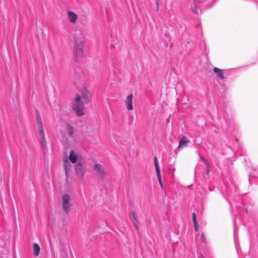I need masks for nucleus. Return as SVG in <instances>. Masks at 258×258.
<instances>
[{"label": "nucleus", "mask_w": 258, "mask_h": 258, "mask_svg": "<svg viewBox=\"0 0 258 258\" xmlns=\"http://www.w3.org/2000/svg\"><path fill=\"white\" fill-rule=\"evenodd\" d=\"M81 97L83 102L85 104H88L91 102V94L90 92L85 87L82 90Z\"/></svg>", "instance_id": "nucleus-6"}, {"label": "nucleus", "mask_w": 258, "mask_h": 258, "mask_svg": "<svg viewBox=\"0 0 258 258\" xmlns=\"http://www.w3.org/2000/svg\"><path fill=\"white\" fill-rule=\"evenodd\" d=\"M76 173L80 179H82L85 173V169L82 164L79 162L75 166Z\"/></svg>", "instance_id": "nucleus-7"}, {"label": "nucleus", "mask_w": 258, "mask_h": 258, "mask_svg": "<svg viewBox=\"0 0 258 258\" xmlns=\"http://www.w3.org/2000/svg\"><path fill=\"white\" fill-rule=\"evenodd\" d=\"M194 227H195V231H198V229H199L198 223V222L197 223H194Z\"/></svg>", "instance_id": "nucleus-24"}, {"label": "nucleus", "mask_w": 258, "mask_h": 258, "mask_svg": "<svg viewBox=\"0 0 258 258\" xmlns=\"http://www.w3.org/2000/svg\"><path fill=\"white\" fill-rule=\"evenodd\" d=\"M206 174L208 175L210 172V165L209 163H207L206 165Z\"/></svg>", "instance_id": "nucleus-20"}, {"label": "nucleus", "mask_w": 258, "mask_h": 258, "mask_svg": "<svg viewBox=\"0 0 258 258\" xmlns=\"http://www.w3.org/2000/svg\"><path fill=\"white\" fill-rule=\"evenodd\" d=\"M131 218L132 219V222L135 225L136 228L137 229H139V220L138 219V216L136 215L135 212H132L131 215Z\"/></svg>", "instance_id": "nucleus-12"}, {"label": "nucleus", "mask_w": 258, "mask_h": 258, "mask_svg": "<svg viewBox=\"0 0 258 258\" xmlns=\"http://www.w3.org/2000/svg\"><path fill=\"white\" fill-rule=\"evenodd\" d=\"M66 130L68 136L70 137H72L74 134V127H73V126H72L69 123H67Z\"/></svg>", "instance_id": "nucleus-14"}, {"label": "nucleus", "mask_w": 258, "mask_h": 258, "mask_svg": "<svg viewBox=\"0 0 258 258\" xmlns=\"http://www.w3.org/2000/svg\"><path fill=\"white\" fill-rule=\"evenodd\" d=\"M35 115L37 122L39 134L38 141L39 143L41 151L44 154H45L47 152V142L45 138L40 116L37 110H35Z\"/></svg>", "instance_id": "nucleus-1"}, {"label": "nucleus", "mask_w": 258, "mask_h": 258, "mask_svg": "<svg viewBox=\"0 0 258 258\" xmlns=\"http://www.w3.org/2000/svg\"><path fill=\"white\" fill-rule=\"evenodd\" d=\"M202 258H204V257H202Z\"/></svg>", "instance_id": "nucleus-30"}, {"label": "nucleus", "mask_w": 258, "mask_h": 258, "mask_svg": "<svg viewBox=\"0 0 258 258\" xmlns=\"http://www.w3.org/2000/svg\"><path fill=\"white\" fill-rule=\"evenodd\" d=\"M69 159L72 163H76L78 160V155L73 150L70 153Z\"/></svg>", "instance_id": "nucleus-13"}, {"label": "nucleus", "mask_w": 258, "mask_h": 258, "mask_svg": "<svg viewBox=\"0 0 258 258\" xmlns=\"http://www.w3.org/2000/svg\"><path fill=\"white\" fill-rule=\"evenodd\" d=\"M192 11L195 14L197 15L199 14V8L196 5H195L194 7L192 9Z\"/></svg>", "instance_id": "nucleus-19"}, {"label": "nucleus", "mask_w": 258, "mask_h": 258, "mask_svg": "<svg viewBox=\"0 0 258 258\" xmlns=\"http://www.w3.org/2000/svg\"><path fill=\"white\" fill-rule=\"evenodd\" d=\"M63 166L65 171V175L66 177V181H68L70 176L71 175V168L72 165L69 161V159L67 157L66 158L63 160Z\"/></svg>", "instance_id": "nucleus-5"}, {"label": "nucleus", "mask_w": 258, "mask_h": 258, "mask_svg": "<svg viewBox=\"0 0 258 258\" xmlns=\"http://www.w3.org/2000/svg\"><path fill=\"white\" fill-rule=\"evenodd\" d=\"M68 17L70 22L73 24L75 23L78 19L77 15L72 11L68 12Z\"/></svg>", "instance_id": "nucleus-10"}, {"label": "nucleus", "mask_w": 258, "mask_h": 258, "mask_svg": "<svg viewBox=\"0 0 258 258\" xmlns=\"http://www.w3.org/2000/svg\"><path fill=\"white\" fill-rule=\"evenodd\" d=\"M133 98V94H130L126 97V98L125 100V103L126 106V108L128 110H132L134 109Z\"/></svg>", "instance_id": "nucleus-8"}, {"label": "nucleus", "mask_w": 258, "mask_h": 258, "mask_svg": "<svg viewBox=\"0 0 258 258\" xmlns=\"http://www.w3.org/2000/svg\"><path fill=\"white\" fill-rule=\"evenodd\" d=\"M201 240L203 242H206V238L204 233H202L201 235Z\"/></svg>", "instance_id": "nucleus-23"}, {"label": "nucleus", "mask_w": 258, "mask_h": 258, "mask_svg": "<svg viewBox=\"0 0 258 258\" xmlns=\"http://www.w3.org/2000/svg\"><path fill=\"white\" fill-rule=\"evenodd\" d=\"M235 230H234V234H235Z\"/></svg>", "instance_id": "nucleus-29"}, {"label": "nucleus", "mask_w": 258, "mask_h": 258, "mask_svg": "<svg viewBox=\"0 0 258 258\" xmlns=\"http://www.w3.org/2000/svg\"><path fill=\"white\" fill-rule=\"evenodd\" d=\"M188 142L189 141L187 140L186 137H182L179 141L178 148L180 149L183 147L186 146Z\"/></svg>", "instance_id": "nucleus-15"}, {"label": "nucleus", "mask_w": 258, "mask_h": 258, "mask_svg": "<svg viewBox=\"0 0 258 258\" xmlns=\"http://www.w3.org/2000/svg\"><path fill=\"white\" fill-rule=\"evenodd\" d=\"M167 121L168 122H170V118H169V117H168V118L167 119Z\"/></svg>", "instance_id": "nucleus-26"}, {"label": "nucleus", "mask_w": 258, "mask_h": 258, "mask_svg": "<svg viewBox=\"0 0 258 258\" xmlns=\"http://www.w3.org/2000/svg\"><path fill=\"white\" fill-rule=\"evenodd\" d=\"M70 196L66 194L62 196V208L65 214H68L71 211L72 204L70 203Z\"/></svg>", "instance_id": "nucleus-4"}, {"label": "nucleus", "mask_w": 258, "mask_h": 258, "mask_svg": "<svg viewBox=\"0 0 258 258\" xmlns=\"http://www.w3.org/2000/svg\"><path fill=\"white\" fill-rule=\"evenodd\" d=\"M200 159L202 161L204 162V163H205L206 165H207V163H209L208 161H207V160L205 158H204V157H203L202 156H200Z\"/></svg>", "instance_id": "nucleus-22"}, {"label": "nucleus", "mask_w": 258, "mask_h": 258, "mask_svg": "<svg viewBox=\"0 0 258 258\" xmlns=\"http://www.w3.org/2000/svg\"><path fill=\"white\" fill-rule=\"evenodd\" d=\"M93 169L95 171H96L98 173V174L99 175L100 177L102 179L104 178V176H105V172L102 169V166L100 164H99V163L96 164L94 165Z\"/></svg>", "instance_id": "nucleus-9"}, {"label": "nucleus", "mask_w": 258, "mask_h": 258, "mask_svg": "<svg viewBox=\"0 0 258 258\" xmlns=\"http://www.w3.org/2000/svg\"><path fill=\"white\" fill-rule=\"evenodd\" d=\"M157 176L158 180V181H159L160 186L161 187V188H163V183L162 181L161 173L157 174Z\"/></svg>", "instance_id": "nucleus-18"}, {"label": "nucleus", "mask_w": 258, "mask_h": 258, "mask_svg": "<svg viewBox=\"0 0 258 258\" xmlns=\"http://www.w3.org/2000/svg\"><path fill=\"white\" fill-rule=\"evenodd\" d=\"M40 248L39 245L36 243L33 244V251L34 256L37 257L38 256L40 252Z\"/></svg>", "instance_id": "nucleus-16"}, {"label": "nucleus", "mask_w": 258, "mask_h": 258, "mask_svg": "<svg viewBox=\"0 0 258 258\" xmlns=\"http://www.w3.org/2000/svg\"><path fill=\"white\" fill-rule=\"evenodd\" d=\"M84 38H78L75 40L73 54L76 61H78L84 56Z\"/></svg>", "instance_id": "nucleus-2"}, {"label": "nucleus", "mask_w": 258, "mask_h": 258, "mask_svg": "<svg viewBox=\"0 0 258 258\" xmlns=\"http://www.w3.org/2000/svg\"><path fill=\"white\" fill-rule=\"evenodd\" d=\"M156 5H157V8L158 7V6H159V2H158V0H156Z\"/></svg>", "instance_id": "nucleus-25"}, {"label": "nucleus", "mask_w": 258, "mask_h": 258, "mask_svg": "<svg viewBox=\"0 0 258 258\" xmlns=\"http://www.w3.org/2000/svg\"><path fill=\"white\" fill-rule=\"evenodd\" d=\"M165 36H166V37H167V33H166V34H165Z\"/></svg>", "instance_id": "nucleus-27"}, {"label": "nucleus", "mask_w": 258, "mask_h": 258, "mask_svg": "<svg viewBox=\"0 0 258 258\" xmlns=\"http://www.w3.org/2000/svg\"><path fill=\"white\" fill-rule=\"evenodd\" d=\"M193 223H197V216L196 213L194 212L192 214Z\"/></svg>", "instance_id": "nucleus-21"}, {"label": "nucleus", "mask_w": 258, "mask_h": 258, "mask_svg": "<svg viewBox=\"0 0 258 258\" xmlns=\"http://www.w3.org/2000/svg\"><path fill=\"white\" fill-rule=\"evenodd\" d=\"M154 163L156 169V174L161 173L158 158L156 156H155L154 158Z\"/></svg>", "instance_id": "nucleus-17"}, {"label": "nucleus", "mask_w": 258, "mask_h": 258, "mask_svg": "<svg viewBox=\"0 0 258 258\" xmlns=\"http://www.w3.org/2000/svg\"><path fill=\"white\" fill-rule=\"evenodd\" d=\"M86 104L81 100V96L77 94L76 97L73 99V103L72 108L76 115L82 116L84 114V105Z\"/></svg>", "instance_id": "nucleus-3"}, {"label": "nucleus", "mask_w": 258, "mask_h": 258, "mask_svg": "<svg viewBox=\"0 0 258 258\" xmlns=\"http://www.w3.org/2000/svg\"><path fill=\"white\" fill-rule=\"evenodd\" d=\"M214 73L217 75V76L220 79H224L225 77L224 75L223 70L217 67L213 68Z\"/></svg>", "instance_id": "nucleus-11"}, {"label": "nucleus", "mask_w": 258, "mask_h": 258, "mask_svg": "<svg viewBox=\"0 0 258 258\" xmlns=\"http://www.w3.org/2000/svg\"><path fill=\"white\" fill-rule=\"evenodd\" d=\"M245 212L247 213V210H245Z\"/></svg>", "instance_id": "nucleus-28"}]
</instances>
